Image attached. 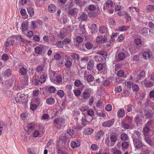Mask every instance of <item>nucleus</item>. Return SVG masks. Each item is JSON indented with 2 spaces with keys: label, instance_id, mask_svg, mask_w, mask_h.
<instances>
[{
  "label": "nucleus",
  "instance_id": "obj_55",
  "mask_svg": "<svg viewBox=\"0 0 154 154\" xmlns=\"http://www.w3.org/2000/svg\"><path fill=\"white\" fill-rule=\"evenodd\" d=\"M112 151L113 152V154H121V151L118 149H112Z\"/></svg>",
  "mask_w": 154,
  "mask_h": 154
},
{
  "label": "nucleus",
  "instance_id": "obj_39",
  "mask_svg": "<svg viewBox=\"0 0 154 154\" xmlns=\"http://www.w3.org/2000/svg\"><path fill=\"white\" fill-rule=\"evenodd\" d=\"M97 54L102 55L104 58L106 57V53L104 51H98L97 52Z\"/></svg>",
  "mask_w": 154,
  "mask_h": 154
},
{
  "label": "nucleus",
  "instance_id": "obj_38",
  "mask_svg": "<svg viewBox=\"0 0 154 154\" xmlns=\"http://www.w3.org/2000/svg\"><path fill=\"white\" fill-rule=\"evenodd\" d=\"M103 132L102 130L98 131L97 134L96 139L97 140L100 139L103 135Z\"/></svg>",
  "mask_w": 154,
  "mask_h": 154
},
{
  "label": "nucleus",
  "instance_id": "obj_14",
  "mask_svg": "<svg viewBox=\"0 0 154 154\" xmlns=\"http://www.w3.org/2000/svg\"><path fill=\"white\" fill-rule=\"evenodd\" d=\"M56 9V7L55 5L52 4L50 5L48 8V11L51 13L55 11Z\"/></svg>",
  "mask_w": 154,
  "mask_h": 154
},
{
  "label": "nucleus",
  "instance_id": "obj_32",
  "mask_svg": "<svg viewBox=\"0 0 154 154\" xmlns=\"http://www.w3.org/2000/svg\"><path fill=\"white\" fill-rule=\"evenodd\" d=\"M100 32L102 33L106 32L107 31V29L105 26H101L99 29Z\"/></svg>",
  "mask_w": 154,
  "mask_h": 154
},
{
  "label": "nucleus",
  "instance_id": "obj_42",
  "mask_svg": "<svg viewBox=\"0 0 154 154\" xmlns=\"http://www.w3.org/2000/svg\"><path fill=\"white\" fill-rule=\"evenodd\" d=\"M76 40L79 43H81L83 41V38L81 36H78L76 37Z\"/></svg>",
  "mask_w": 154,
  "mask_h": 154
},
{
  "label": "nucleus",
  "instance_id": "obj_17",
  "mask_svg": "<svg viewBox=\"0 0 154 154\" xmlns=\"http://www.w3.org/2000/svg\"><path fill=\"white\" fill-rule=\"evenodd\" d=\"M19 73L22 75H25L27 73L26 69L23 66L20 67L19 69Z\"/></svg>",
  "mask_w": 154,
  "mask_h": 154
},
{
  "label": "nucleus",
  "instance_id": "obj_19",
  "mask_svg": "<svg viewBox=\"0 0 154 154\" xmlns=\"http://www.w3.org/2000/svg\"><path fill=\"white\" fill-rule=\"evenodd\" d=\"M134 119L137 126H140L142 124V120L139 116H137L135 117Z\"/></svg>",
  "mask_w": 154,
  "mask_h": 154
},
{
  "label": "nucleus",
  "instance_id": "obj_29",
  "mask_svg": "<svg viewBox=\"0 0 154 154\" xmlns=\"http://www.w3.org/2000/svg\"><path fill=\"white\" fill-rule=\"evenodd\" d=\"M86 78L87 81L88 82H92L94 80V77L91 74L88 75L86 76Z\"/></svg>",
  "mask_w": 154,
  "mask_h": 154
},
{
  "label": "nucleus",
  "instance_id": "obj_10",
  "mask_svg": "<svg viewBox=\"0 0 154 154\" xmlns=\"http://www.w3.org/2000/svg\"><path fill=\"white\" fill-rule=\"evenodd\" d=\"M71 146L73 148L79 146L80 145V143L78 140L72 141L71 143Z\"/></svg>",
  "mask_w": 154,
  "mask_h": 154
},
{
  "label": "nucleus",
  "instance_id": "obj_21",
  "mask_svg": "<svg viewBox=\"0 0 154 154\" xmlns=\"http://www.w3.org/2000/svg\"><path fill=\"white\" fill-rule=\"evenodd\" d=\"M135 42L137 45V48L139 49L141 46V41L139 38H136L135 40Z\"/></svg>",
  "mask_w": 154,
  "mask_h": 154
},
{
  "label": "nucleus",
  "instance_id": "obj_16",
  "mask_svg": "<svg viewBox=\"0 0 154 154\" xmlns=\"http://www.w3.org/2000/svg\"><path fill=\"white\" fill-rule=\"evenodd\" d=\"M118 61L123 60L125 58V54L122 52L119 53L118 55Z\"/></svg>",
  "mask_w": 154,
  "mask_h": 154
},
{
  "label": "nucleus",
  "instance_id": "obj_7",
  "mask_svg": "<svg viewBox=\"0 0 154 154\" xmlns=\"http://www.w3.org/2000/svg\"><path fill=\"white\" fill-rule=\"evenodd\" d=\"M144 134L145 136L144 139L145 141L150 146H153L154 143L151 140V136L150 135H146L145 133Z\"/></svg>",
  "mask_w": 154,
  "mask_h": 154
},
{
  "label": "nucleus",
  "instance_id": "obj_53",
  "mask_svg": "<svg viewBox=\"0 0 154 154\" xmlns=\"http://www.w3.org/2000/svg\"><path fill=\"white\" fill-rule=\"evenodd\" d=\"M49 91L51 93H54L56 91V89L53 86H51L48 89Z\"/></svg>",
  "mask_w": 154,
  "mask_h": 154
},
{
  "label": "nucleus",
  "instance_id": "obj_26",
  "mask_svg": "<svg viewBox=\"0 0 154 154\" xmlns=\"http://www.w3.org/2000/svg\"><path fill=\"white\" fill-rule=\"evenodd\" d=\"M46 102L48 104L51 105L55 102V100L53 98L49 97L46 100Z\"/></svg>",
  "mask_w": 154,
  "mask_h": 154
},
{
  "label": "nucleus",
  "instance_id": "obj_11",
  "mask_svg": "<svg viewBox=\"0 0 154 154\" xmlns=\"http://www.w3.org/2000/svg\"><path fill=\"white\" fill-rule=\"evenodd\" d=\"M94 61L93 59L89 60L87 67V69L89 70H91L93 68L94 65Z\"/></svg>",
  "mask_w": 154,
  "mask_h": 154
},
{
  "label": "nucleus",
  "instance_id": "obj_33",
  "mask_svg": "<svg viewBox=\"0 0 154 154\" xmlns=\"http://www.w3.org/2000/svg\"><path fill=\"white\" fill-rule=\"evenodd\" d=\"M146 9L147 11L151 12L154 10V5H147L146 7Z\"/></svg>",
  "mask_w": 154,
  "mask_h": 154
},
{
  "label": "nucleus",
  "instance_id": "obj_25",
  "mask_svg": "<svg viewBox=\"0 0 154 154\" xmlns=\"http://www.w3.org/2000/svg\"><path fill=\"white\" fill-rule=\"evenodd\" d=\"M11 70L10 69H8L4 72V75L7 77H9L11 75Z\"/></svg>",
  "mask_w": 154,
  "mask_h": 154
},
{
  "label": "nucleus",
  "instance_id": "obj_40",
  "mask_svg": "<svg viewBox=\"0 0 154 154\" xmlns=\"http://www.w3.org/2000/svg\"><path fill=\"white\" fill-rule=\"evenodd\" d=\"M120 138L123 140H127L128 139V135L125 134H122L121 135Z\"/></svg>",
  "mask_w": 154,
  "mask_h": 154
},
{
  "label": "nucleus",
  "instance_id": "obj_41",
  "mask_svg": "<svg viewBox=\"0 0 154 154\" xmlns=\"http://www.w3.org/2000/svg\"><path fill=\"white\" fill-rule=\"evenodd\" d=\"M72 62L70 60H67L65 63V65L66 67H70L72 65Z\"/></svg>",
  "mask_w": 154,
  "mask_h": 154
},
{
  "label": "nucleus",
  "instance_id": "obj_31",
  "mask_svg": "<svg viewBox=\"0 0 154 154\" xmlns=\"http://www.w3.org/2000/svg\"><path fill=\"white\" fill-rule=\"evenodd\" d=\"M27 11L29 14L30 17H32L34 14V10L33 8L31 7L28 8Z\"/></svg>",
  "mask_w": 154,
  "mask_h": 154
},
{
  "label": "nucleus",
  "instance_id": "obj_4",
  "mask_svg": "<svg viewBox=\"0 0 154 154\" xmlns=\"http://www.w3.org/2000/svg\"><path fill=\"white\" fill-rule=\"evenodd\" d=\"M54 126L59 128L63 125L65 122V120L60 118H57L54 120Z\"/></svg>",
  "mask_w": 154,
  "mask_h": 154
},
{
  "label": "nucleus",
  "instance_id": "obj_43",
  "mask_svg": "<svg viewBox=\"0 0 154 154\" xmlns=\"http://www.w3.org/2000/svg\"><path fill=\"white\" fill-rule=\"evenodd\" d=\"M125 121L129 124H131L132 122V118L131 117L127 116L125 118Z\"/></svg>",
  "mask_w": 154,
  "mask_h": 154
},
{
  "label": "nucleus",
  "instance_id": "obj_56",
  "mask_svg": "<svg viewBox=\"0 0 154 154\" xmlns=\"http://www.w3.org/2000/svg\"><path fill=\"white\" fill-rule=\"evenodd\" d=\"M124 74V72L122 70H120L118 71L117 75L120 77H121L123 76Z\"/></svg>",
  "mask_w": 154,
  "mask_h": 154
},
{
  "label": "nucleus",
  "instance_id": "obj_57",
  "mask_svg": "<svg viewBox=\"0 0 154 154\" xmlns=\"http://www.w3.org/2000/svg\"><path fill=\"white\" fill-rule=\"evenodd\" d=\"M148 29L146 28H143L141 30V32L145 35H146L148 34Z\"/></svg>",
  "mask_w": 154,
  "mask_h": 154
},
{
  "label": "nucleus",
  "instance_id": "obj_59",
  "mask_svg": "<svg viewBox=\"0 0 154 154\" xmlns=\"http://www.w3.org/2000/svg\"><path fill=\"white\" fill-rule=\"evenodd\" d=\"M56 81L58 83L62 82V78L60 75H59L57 76L56 78Z\"/></svg>",
  "mask_w": 154,
  "mask_h": 154
},
{
  "label": "nucleus",
  "instance_id": "obj_3",
  "mask_svg": "<svg viewBox=\"0 0 154 154\" xmlns=\"http://www.w3.org/2000/svg\"><path fill=\"white\" fill-rule=\"evenodd\" d=\"M139 138L133 139V144L135 148L139 149H141L143 148V143Z\"/></svg>",
  "mask_w": 154,
  "mask_h": 154
},
{
  "label": "nucleus",
  "instance_id": "obj_30",
  "mask_svg": "<svg viewBox=\"0 0 154 154\" xmlns=\"http://www.w3.org/2000/svg\"><path fill=\"white\" fill-rule=\"evenodd\" d=\"M93 46L92 43L89 42H86L85 45V46L88 50H90L91 49Z\"/></svg>",
  "mask_w": 154,
  "mask_h": 154
},
{
  "label": "nucleus",
  "instance_id": "obj_2",
  "mask_svg": "<svg viewBox=\"0 0 154 154\" xmlns=\"http://www.w3.org/2000/svg\"><path fill=\"white\" fill-rule=\"evenodd\" d=\"M16 39V36H12L9 37L7 39L5 43V50L7 51L9 50L8 47L10 45L12 46L14 44Z\"/></svg>",
  "mask_w": 154,
  "mask_h": 154
},
{
  "label": "nucleus",
  "instance_id": "obj_28",
  "mask_svg": "<svg viewBox=\"0 0 154 154\" xmlns=\"http://www.w3.org/2000/svg\"><path fill=\"white\" fill-rule=\"evenodd\" d=\"M71 57L74 59H75L78 61L79 59V55L78 54L73 53L71 54Z\"/></svg>",
  "mask_w": 154,
  "mask_h": 154
},
{
  "label": "nucleus",
  "instance_id": "obj_9",
  "mask_svg": "<svg viewBox=\"0 0 154 154\" xmlns=\"http://www.w3.org/2000/svg\"><path fill=\"white\" fill-rule=\"evenodd\" d=\"M22 31L23 32L25 33V32L29 29L28 23L27 22H24L21 24Z\"/></svg>",
  "mask_w": 154,
  "mask_h": 154
},
{
  "label": "nucleus",
  "instance_id": "obj_58",
  "mask_svg": "<svg viewBox=\"0 0 154 154\" xmlns=\"http://www.w3.org/2000/svg\"><path fill=\"white\" fill-rule=\"evenodd\" d=\"M57 94L60 97H62L64 95V92L62 90H60L57 92Z\"/></svg>",
  "mask_w": 154,
  "mask_h": 154
},
{
  "label": "nucleus",
  "instance_id": "obj_52",
  "mask_svg": "<svg viewBox=\"0 0 154 154\" xmlns=\"http://www.w3.org/2000/svg\"><path fill=\"white\" fill-rule=\"evenodd\" d=\"M67 137L66 135L65 134H62L61 135V137L60 139L61 140H62L63 141L65 142L66 140Z\"/></svg>",
  "mask_w": 154,
  "mask_h": 154
},
{
  "label": "nucleus",
  "instance_id": "obj_1",
  "mask_svg": "<svg viewBox=\"0 0 154 154\" xmlns=\"http://www.w3.org/2000/svg\"><path fill=\"white\" fill-rule=\"evenodd\" d=\"M28 96L27 94L19 93L16 95L15 99L16 102L19 103H26L28 101Z\"/></svg>",
  "mask_w": 154,
  "mask_h": 154
},
{
  "label": "nucleus",
  "instance_id": "obj_63",
  "mask_svg": "<svg viewBox=\"0 0 154 154\" xmlns=\"http://www.w3.org/2000/svg\"><path fill=\"white\" fill-rule=\"evenodd\" d=\"M27 151L29 154H35V151L32 148L28 149Z\"/></svg>",
  "mask_w": 154,
  "mask_h": 154
},
{
  "label": "nucleus",
  "instance_id": "obj_47",
  "mask_svg": "<svg viewBox=\"0 0 154 154\" xmlns=\"http://www.w3.org/2000/svg\"><path fill=\"white\" fill-rule=\"evenodd\" d=\"M88 15L91 17H94L97 15V13L94 12H89L88 14Z\"/></svg>",
  "mask_w": 154,
  "mask_h": 154
},
{
  "label": "nucleus",
  "instance_id": "obj_44",
  "mask_svg": "<svg viewBox=\"0 0 154 154\" xmlns=\"http://www.w3.org/2000/svg\"><path fill=\"white\" fill-rule=\"evenodd\" d=\"M122 146L123 148L127 149L129 146L128 143L127 142L124 141L122 143Z\"/></svg>",
  "mask_w": 154,
  "mask_h": 154
},
{
  "label": "nucleus",
  "instance_id": "obj_35",
  "mask_svg": "<svg viewBox=\"0 0 154 154\" xmlns=\"http://www.w3.org/2000/svg\"><path fill=\"white\" fill-rule=\"evenodd\" d=\"M104 65L103 63H99L97 65V68L98 70L101 71L104 67Z\"/></svg>",
  "mask_w": 154,
  "mask_h": 154
},
{
  "label": "nucleus",
  "instance_id": "obj_24",
  "mask_svg": "<svg viewBox=\"0 0 154 154\" xmlns=\"http://www.w3.org/2000/svg\"><path fill=\"white\" fill-rule=\"evenodd\" d=\"M125 110L123 109L119 110L117 113L118 116L119 117L121 118L123 117L125 115Z\"/></svg>",
  "mask_w": 154,
  "mask_h": 154
},
{
  "label": "nucleus",
  "instance_id": "obj_13",
  "mask_svg": "<svg viewBox=\"0 0 154 154\" xmlns=\"http://www.w3.org/2000/svg\"><path fill=\"white\" fill-rule=\"evenodd\" d=\"M106 38H103L101 36H99L96 38V41L98 43H102L106 42Z\"/></svg>",
  "mask_w": 154,
  "mask_h": 154
},
{
  "label": "nucleus",
  "instance_id": "obj_37",
  "mask_svg": "<svg viewBox=\"0 0 154 154\" xmlns=\"http://www.w3.org/2000/svg\"><path fill=\"white\" fill-rule=\"evenodd\" d=\"M35 51L37 54H41L42 51V49L40 47H37L35 48Z\"/></svg>",
  "mask_w": 154,
  "mask_h": 154
},
{
  "label": "nucleus",
  "instance_id": "obj_61",
  "mask_svg": "<svg viewBox=\"0 0 154 154\" xmlns=\"http://www.w3.org/2000/svg\"><path fill=\"white\" fill-rule=\"evenodd\" d=\"M54 58L56 60H59L61 56L59 54H55L54 56Z\"/></svg>",
  "mask_w": 154,
  "mask_h": 154
},
{
  "label": "nucleus",
  "instance_id": "obj_15",
  "mask_svg": "<svg viewBox=\"0 0 154 154\" xmlns=\"http://www.w3.org/2000/svg\"><path fill=\"white\" fill-rule=\"evenodd\" d=\"M77 9L74 8L72 9H68V14L72 16L75 15L76 13Z\"/></svg>",
  "mask_w": 154,
  "mask_h": 154
},
{
  "label": "nucleus",
  "instance_id": "obj_18",
  "mask_svg": "<svg viewBox=\"0 0 154 154\" xmlns=\"http://www.w3.org/2000/svg\"><path fill=\"white\" fill-rule=\"evenodd\" d=\"M144 115L147 118L152 117L153 115V113L150 112L148 110H145L144 111Z\"/></svg>",
  "mask_w": 154,
  "mask_h": 154
},
{
  "label": "nucleus",
  "instance_id": "obj_8",
  "mask_svg": "<svg viewBox=\"0 0 154 154\" xmlns=\"http://www.w3.org/2000/svg\"><path fill=\"white\" fill-rule=\"evenodd\" d=\"M114 120L112 119L110 120L104 122L102 124V125L104 127H109L111 126L114 123Z\"/></svg>",
  "mask_w": 154,
  "mask_h": 154
},
{
  "label": "nucleus",
  "instance_id": "obj_64",
  "mask_svg": "<svg viewBox=\"0 0 154 154\" xmlns=\"http://www.w3.org/2000/svg\"><path fill=\"white\" fill-rule=\"evenodd\" d=\"M74 94L76 96H79L80 95L81 92L79 90H76L74 91Z\"/></svg>",
  "mask_w": 154,
  "mask_h": 154
},
{
  "label": "nucleus",
  "instance_id": "obj_50",
  "mask_svg": "<svg viewBox=\"0 0 154 154\" xmlns=\"http://www.w3.org/2000/svg\"><path fill=\"white\" fill-rule=\"evenodd\" d=\"M139 86L138 85L136 84L133 85L132 86V89L134 91H137L139 89Z\"/></svg>",
  "mask_w": 154,
  "mask_h": 154
},
{
  "label": "nucleus",
  "instance_id": "obj_34",
  "mask_svg": "<svg viewBox=\"0 0 154 154\" xmlns=\"http://www.w3.org/2000/svg\"><path fill=\"white\" fill-rule=\"evenodd\" d=\"M121 125L122 127L125 129H129L130 128V126L128 123H126L125 122H122L121 123Z\"/></svg>",
  "mask_w": 154,
  "mask_h": 154
},
{
  "label": "nucleus",
  "instance_id": "obj_46",
  "mask_svg": "<svg viewBox=\"0 0 154 154\" xmlns=\"http://www.w3.org/2000/svg\"><path fill=\"white\" fill-rule=\"evenodd\" d=\"M94 112L91 109H89L87 111L88 114L91 116H93L94 115Z\"/></svg>",
  "mask_w": 154,
  "mask_h": 154
},
{
  "label": "nucleus",
  "instance_id": "obj_49",
  "mask_svg": "<svg viewBox=\"0 0 154 154\" xmlns=\"http://www.w3.org/2000/svg\"><path fill=\"white\" fill-rule=\"evenodd\" d=\"M88 9L89 11H93L95 10L96 9V7L94 5H89Z\"/></svg>",
  "mask_w": 154,
  "mask_h": 154
},
{
  "label": "nucleus",
  "instance_id": "obj_22",
  "mask_svg": "<svg viewBox=\"0 0 154 154\" xmlns=\"http://www.w3.org/2000/svg\"><path fill=\"white\" fill-rule=\"evenodd\" d=\"M35 126L32 123H30L28 125L27 127L25 128V130L26 131H28L30 130L33 129Z\"/></svg>",
  "mask_w": 154,
  "mask_h": 154
},
{
  "label": "nucleus",
  "instance_id": "obj_48",
  "mask_svg": "<svg viewBox=\"0 0 154 154\" xmlns=\"http://www.w3.org/2000/svg\"><path fill=\"white\" fill-rule=\"evenodd\" d=\"M88 121L86 120L85 118V116L84 118L83 117L82 119V124L84 126H86L87 123Z\"/></svg>",
  "mask_w": 154,
  "mask_h": 154
},
{
  "label": "nucleus",
  "instance_id": "obj_20",
  "mask_svg": "<svg viewBox=\"0 0 154 154\" xmlns=\"http://www.w3.org/2000/svg\"><path fill=\"white\" fill-rule=\"evenodd\" d=\"M16 39L17 41L18 40L19 42H23V43H26V41L24 40L20 35L16 36Z\"/></svg>",
  "mask_w": 154,
  "mask_h": 154
},
{
  "label": "nucleus",
  "instance_id": "obj_5",
  "mask_svg": "<svg viewBox=\"0 0 154 154\" xmlns=\"http://www.w3.org/2000/svg\"><path fill=\"white\" fill-rule=\"evenodd\" d=\"M91 88H87L85 89L84 91L82 97L85 99H88L90 97Z\"/></svg>",
  "mask_w": 154,
  "mask_h": 154
},
{
  "label": "nucleus",
  "instance_id": "obj_51",
  "mask_svg": "<svg viewBox=\"0 0 154 154\" xmlns=\"http://www.w3.org/2000/svg\"><path fill=\"white\" fill-rule=\"evenodd\" d=\"M140 56L139 55H134L133 56V60L134 61L138 62L139 60Z\"/></svg>",
  "mask_w": 154,
  "mask_h": 154
},
{
  "label": "nucleus",
  "instance_id": "obj_60",
  "mask_svg": "<svg viewBox=\"0 0 154 154\" xmlns=\"http://www.w3.org/2000/svg\"><path fill=\"white\" fill-rule=\"evenodd\" d=\"M122 90V87L120 86L116 87L115 88V91L117 93L120 92Z\"/></svg>",
  "mask_w": 154,
  "mask_h": 154
},
{
  "label": "nucleus",
  "instance_id": "obj_12",
  "mask_svg": "<svg viewBox=\"0 0 154 154\" xmlns=\"http://www.w3.org/2000/svg\"><path fill=\"white\" fill-rule=\"evenodd\" d=\"M151 54V52L150 51H144L143 54V57L146 59H149Z\"/></svg>",
  "mask_w": 154,
  "mask_h": 154
},
{
  "label": "nucleus",
  "instance_id": "obj_27",
  "mask_svg": "<svg viewBox=\"0 0 154 154\" xmlns=\"http://www.w3.org/2000/svg\"><path fill=\"white\" fill-rule=\"evenodd\" d=\"M87 15L84 13H82L80 16V19L81 21H86L88 18Z\"/></svg>",
  "mask_w": 154,
  "mask_h": 154
},
{
  "label": "nucleus",
  "instance_id": "obj_36",
  "mask_svg": "<svg viewBox=\"0 0 154 154\" xmlns=\"http://www.w3.org/2000/svg\"><path fill=\"white\" fill-rule=\"evenodd\" d=\"M46 78V75H45L43 74L41 76L39 82L42 83L45 82Z\"/></svg>",
  "mask_w": 154,
  "mask_h": 154
},
{
  "label": "nucleus",
  "instance_id": "obj_62",
  "mask_svg": "<svg viewBox=\"0 0 154 154\" xmlns=\"http://www.w3.org/2000/svg\"><path fill=\"white\" fill-rule=\"evenodd\" d=\"M82 83L79 80H76L74 82V85L76 87H79L81 85Z\"/></svg>",
  "mask_w": 154,
  "mask_h": 154
},
{
  "label": "nucleus",
  "instance_id": "obj_45",
  "mask_svg": "<svg viewBox=\"0 0 154 154\" xmlns=\"http://www.w3.org/2000/svg\"><path fill=\"white\" fill-rule=\"evenodd\" d=\"M43 67L42 66H38L36 69V71L38 72H42L43 70Z\"/></svg>",
  "mask_w": 154,
  "mask_h": 154
},
{
  "label": "nucleus",
  "instance_id": "obj_6",
  "mask_svg": "<svg viewBox=\"0 0 154 154\" xmlns=\"http://www.w3.org/2000/svg\"><path fill=\"white\" fill-rule=\"evenodd\" d=\"M152 120L149 121L147 123H146L143 129V131L144 133H148L150 131V126L152 125Z\"/></svg>",
  "mask_w": 154,
  "mask_h": 154
},
{
  "label": "nucleus",
  "instance_id": "obj_54",
  "mask_svg": "<svg viewBox=\"0 0 154 154\" xmlns=\"http://www.w3.org/2000/svg\"><path fill=\"white\" fill-rule=\"evenodd\" d=\"M105 109L107 111H110L112 109V106L111 104H108L105 106Z\"/></svg>",
  "mask_w": 154,
  "mask_h": 154
},
{
  "label": "nucleus",
  "instance_id": "obj_23",
  "mask_svg": "<svg viewBox=\"0 0 154 154\" xmlns=\"http://www.w3.org/2000/svg\"><path fill=\"white\" fill-rule=\"evenodd\" d=\"M130 28L129 26H122L118 28V30L119 31H125L128 29Z\"/></svg>",
  "mask_w": 154,
  "mask_h": 154
}]
</instances>
